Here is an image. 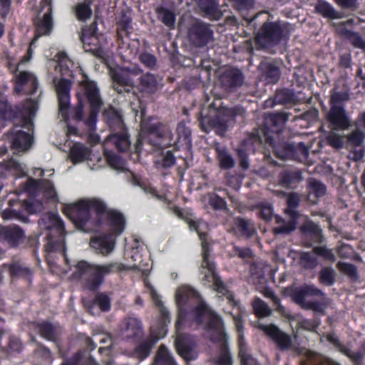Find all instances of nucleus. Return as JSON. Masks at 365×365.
<instances>
[{"mask_svg":"<svg viewBox=\"0 0 365 365\" xmlns=\"http://www.w3.org/2000/svg\"><path fill=\"white\" fill-rule=\"evenodd\" d=\"M63 212L75 227L84 232L99 229L105 221L110 232L119 237L125 230V218L118 210L108 209L106 204L98 198L80 200L64 206Z\"/></svg>","mask_w":365,"mask_h":365,"instance_id":"obj_1","label":"nucleus"},{"mask_svg":"<svg viewBox=\"0 0 365 365\" xmlns=\"http://www.w3.org/2000/svg\"><path fill=\"white\" fill-rule=\"evenodd\" d=\"M220 99L213 101L205 110L202 109L198 118L200 129L208 133L215 129L217 133H225L229 128L233 127L236 119L245 118L246 110L240 106L232 108L223 107Z\"/></svg>","mask_w":365,"mask_h":365,"instance_id":"obj_2","label":"nucleus"},{"mask_svg":"<svg viewBox=\"0 0 365 365\" xmlns=\"http://www.w3.org/2000/svg\"><path fill=\"white\" fill-rule=\"evenodd\" d=\"M73 278L77 280L83 279L84 289L97 291L103 283L104 277L112 274L120 273L125 269L121 262H110L104 264H91L85 260L79 261L75 266Z\"/></svg>","mask_w":365,"mask_h":365,"instance_id":"obj_3","label":"nucleus"},{"mask_svg":"<svg viewBox=\"0 0 365 365\" xmlns=\"http://www.w3.org/2000/svg\"><path fill=\"white\" fill-rule=\"evenodd\" d=\"M78 83V91L76 93L78 101H81L89 108L88 116L84 120V125L88 130L95 131L98 116L104 105L100 88L96 81L91 80L86 74Z\"/></svg>","mask_w":365,"mask_h":365,"instance_id":"obj_4","label":"nucleus"},{"mask_svg":"<svg viewBox=\"0 0 365 365\" xmlns=\"http://www.w3.org/2000/svg\"><path fill=\"white\" fill-rule=\"evenodd\" d=\"M287 120L288 116L284 113H274L265 115L262 127L251 133L243 140L242 145L249 150H255L256 147L262 145L263 138L266 144H272L273 138H279Z\"/></svg>","mask_w":365,"mask_h":365,"instance_id":"obj_5","label":"nucleus"},{"mask_svg":"<svg viewBox=\"0 0 365 365\" xmlns=\"http://www.w3.org/2000/svg\"><path fill=\"white\" fill-rule=\"evenodd\" d=\"M212 247H208L204 242L203 252H202V263L200 266L201 282L204 286L212 289L217 294L225 297L228 303L235 306L237 302L233 293L229 289L226 283L221 279L216 269V265L213 261L210 260Z\"/></svg>","mask_w":365,"mask_h":365,"instance_id":"obj_6","label":"nucleus"},{"mask_svg":"<svg viewBox=\"0 0 365 365\" xmlns=\"http://www.w3.org/2000/svg\"><path fill=\"white\" fill-rule=\"evenodd\" d=\"M103 117L112 132L107 137V141L113 144L120 153L128 151L131 142L120 111L110 106L103 111Z\"/></svg>","mask_w":365,"mask_h":365,"instance_id":"obj_7","label":"nucleus"},{"mask_svg":"<svg viewBox=\"0 0 365 365\" xmlns=\"http://www.w3.org/2000/svg\"><path fill=\"white\" fill-rule=\"evenodd\" d=\"M192 312L195 323L199 326L203 325L206 331L211 332L210 341L216 343L228 339L222 317L205 302H200Z\"/></svg>","mask_w":365,"mask_h":365,"instance_id":"obj_8","label":"nucleus"},{"mask_svg":"<svg viewBox=\"0 0 365 365\" xmlns=\"http://www.w3.org/2000/svg\"><path fill=\"white\" fill-rule=\"evenodd\" d=\"M143 130L147 134L143 139L138 138L135 143V151L140 154L143 141L155 148H166L172 145L173 133L170 129L158 119L150 118L143 124Z\"/></svg>","mask_w":365,"mask_h":365,"instance_id":"obj_9","label":"nucleus"},{"mask_svg":"<svg viewBox=\"0 0 365 365\" xmlns=\"http://www.w3.org/2000/svg\"><path fill=\"white\" fill-rule=\"evenodd\" d=\"M284 38H288L285 24L279 21H267L258 30L255 42L259 47L269 49L278 46Z\"/></svg>","mask_w":365,"mask_h":365,"instance_id":"obj_10","label":"nucleus"},{"mask_svg":"<svg viewBox=\"0 0 365 365\" xmlns=\"http://www.w3.org/2000/svg\"><path fill=\"white\" fill-rule=\"evenodd\" d=\"M9 207L1 213L4 220L16 219L23 223L29 221V216L40 210L41 204L29 200H21L18 197L9 201Z\"/></svg>","mask_w":365,"mask_h":365,"instance_id":"obj_11","label":"nucleus"},{"mask_svg":"<svg viewBox=\"0 0 365 365\" xmlns=\"http://www.w3.org/2000/svg\"><path fill=\"white\" fill-rule=\"evenodd\" d=\"M48 225L46 226L48 230H55L58 234L56 239H53L51 234L48 235V242L46 245V250L48 252H59L64 257L67 262L66 247L63 236L65 230L64 223L58 215L49 213L48 215Z\"/></svg>","mask_w":365,"mask_h":365,"instance_id":"obj_12","label":"nucleus"},{"mask_svg":"<svg viewBox=\"0 0 365 365\" xmlns=\"http://www.w3.org/2000/svg\"><path fill=\"white\" fill-rule=\"evenodd\" d=\"M187 38L192 46L202 48L213 41L214 31L210 24L196 20L188 28Z\"/></svg>","mask_w":365,"mask_h":365,"instance_id":"obj_13","label":"nucleus"},{"mask_svg":"<svg viewBox=\"0 0 365 365\" xmlns=\"http://www.w3.org/2000/svg\"><path fill=\"white\" fill-rule=\"evenodd\" d=\"M79 37L86 52L98 58L104 57L105 51L101 42L103 36L97 33L96 25L83 27Z\"/></svg>","mask_w":365,"mask_h":365,"instance_id":"obj_14","label":"nucleus"},{"mask_svg":"<svg viewBox=\"0 0 365 365\" xmlns=\"http://www.w3.org/2000/svg\"><path fill=\"white\" fill-rule=\"evenodd\" d=\"M199 297L200 294L197 291L189 286H182L178 289L175 294V300L178 310V318L175 324L178 332L182 329L187 317V312L185 306L190 300L197 299Z\"/></svg>","mask_w":365,"mask_h":365,"instance_id":"obj_15","label":"nucleus"},{"mask_svg":"<svg viewBox=\"0 0 365 365\" xmlns=\"http://www.w3.org/2000/svg\"><path fill=\"white\" fill-rule=\"evenodd\" d=\"M143 325L140 319L128 317L123 319L120 326V334L123 340L138 344L144 336Z\"/></svg>","mask_w":365,"mask_h":365,"instance_id":"obj_16","label":"nucleus"},{"mask_svg":"<svg viewBox=\"0 0 365 365\" xmlns=\"http://www.w3.org/2000/svg\"><path fill=\"white\" fill-rule=\"evenodd\" d=\"M284 294L291 297L297 304L304 307L307 301L306 297H324V293L314 284H304L300 287L289 286L284 289Z\"/></svg>","mask_w":365,"mask_h":365,"instance_id":"obj_17","label":"nucleus"},{"mask_svg":"<svg viewBox=\"0 0 365 365\" xmlns=\"http://www.w3.org/2000/svg\"><path fill=\"white\" fill-rule=\"evenodd\" d=\"M175 346L178 354L187 362L195 360L198 356L196 341L190 334H178Z\"/></svg>","mask_w":365,"mask_h":365,"instance_id":"obj_18","label":"nucleus"},{"mask_svg":"<svg viewBox=\"0 0 365 365\" xmlns=\"http://www.w3.org/2000/svg\"><path fill=\"white\" fill-rule=\"evenodd\" d=\"M53 0H42L41 6L42 9H46V13L40 18L37 17L34 24L36 26L35 35L37 37L49 35L53 28Z\"/></svg>","mask_w":365,"mask_h":365,"instance_id":"obj_19","label":"nucleus"},{"mask_svg":"<svg viewBox=\"0 0 365 365\" xmlns=\"http://www.w3.org/2000/svg\"><path fill=\"white\" fill-rule=\"evenodd\" d=\"M302 241L306 247L321 244L323 240V232L321 227L312 220L304 222L299 227Z\"/></svg>","mask_w":365,"mask_h":365,"instance_id":"obj_20","label":"nucleus"},{"mask_svg":"<svg viewBox=\"0 0 365 365\" xmlns=\"http://www.w3.org/2000/svg\"><path fill=\"white\" fill-rule=\"evenodd\" d=\"M177 140L174 142L173 145L176 150H182L185 152L183 158L192 159V138L191 130L185 125L184 123H180L176 128Z\"/></svg>","mask_w":365,"mask_h":365,"instance_id":"obj_21","label":"nucleus"},{"mask_svg":"<svg viewBox=\"0 0 365 365\" xmlns=\"http://www.w3.org/2000/svg\"><path fill=\"white\" fill-rule=\"evenodd\" d=\"M7 136L11 149L17 152L27 150L33 142L32 136L21 129L19 126H15L10 129L7 133Z\"/></svg>","mask_w":365,"mask_h":365,"instance_id":"obj_22","label":"nucleus"},{"mask_svg":"<svg viewBox=\"0 0 365 365\" xmlns=\"http://www.w3.org/2000/svg\"><path fill=\"white\" fill-rule=\"evenodd\" d=\"M0 240L11 248L19 247L24 244L26 234L19 225H7L0 228Z\"/></svg>","mask_w":365,"mask_h":365,"instance_id":"obj_23","label":"nucleus"},{"mask_svg":"<svg viewBox=\"0 0 365 365\" xmlns=\"http://www.w3.org/2000/svg\"><path fill=\"white\" fill-rule=\"evenodd\" d=\"M327 120L336 130L348 129L351 124L344 105H332L327 115Z\"/></svg>","mask_w":365,"mask_h":365,"instance_id":"obj_24","label":"nucleus"},{"mask_svg":"<svg viewBox=\"0 0 365 365\" xmlns=\"http://www.w3.org/2000/svg\"><path fill=\"white\" fill-rule=\"evenodd\" d=\"M302 180V171L295 168H284L278 175L279 185L285 189L294 190Z\"/></svg>","mask_w":365,"mask_h":365,"instance_id":"obj_25","label":"nucleus"},{"mask_svg":"<svg viewBox=\"0 0 365 365\" xmlns=\"http://www.w3.org/2000/svg\"><path fill=\"white\" fill-rule=\"evenodd\" d=\"M160 334L156 336L153 332L135 347L133 355L139 360H143L149 356L155 343L166 335V330L164 327L160 329Z\"/></svg>","mask_w":365,"mask_h":365,"instance_id":"obj_26","label":"nucleus"},{"mask_svg":"<svg viewBox=\"0 0 365 365\" xmlns=\"http://www.w3.org/2000/svg\"><path fill=\"white\" fill-rule=\"evenodd\" d=\"M245 76L238 68L226 70L220 76L222 87L227 91H235L244 83Z\"/></svg>","mask_w":365,"mask_h":365,"instance_id":"obj_27","label":"nucleus"},{"mask_svg":"<svg viewBox=\"0 0 365 365\" xmlns=\"http://www.w3.org/2000/svg\"><path fill=\"white\" fill-rule=\"evenodd\" d=\"M112 79L113 87L118 93H130L134 88V79L128 70L122 69L114 72Z\"/></svg>","mask_w":365,"mask_h":365,"instance_id":"obj_28","label":"nucleus"},{"mask_svg":"<svg viewBox=\"0 0 365 365\" xmlns=\"http://www.w3.org/2000/svg\"><path fill=\"white\" fill-rule=\"evenodd\" d=\"M263 330L277 344L280 350L284 351L291 348L292 344L291 336L280 330L276 325L265 326Z\"/></svg>","mask_w":365,"mask_h":365,"instance_id":"obj_29","label":"nucleus"},{"mask_svg":"<svg viewBox=\"0 0 365 365\" xmlns=\"http://www.w3.org/2000/svg\"><path fill=\"white\" fill-rule=\"evenodd\" d=\"M117 237L113 234L105 233L91 239V246L103 255L110 253L115 245Z\"/></svg>","mask_w":365,"mask_h":365,"instance_id":"obj_30","label":"nucleus"},{"mask_svg":"<svg viewBox=\"0 0 365 365\" xmlns=\"http://www.w3.org/2000/svg\"><path fill=\"white\" fill-rule=\"evenodd\" d=\"M258 68L261 73V79L267 84H274L280 78L281 71L273 62L262 61Z\"/></svg>","mask_w":365,"mask_h":365,"instance_id":"obj_31","label":"nucleus"},{"mask_svg":"<svg viewBox=\"0 0 365 365\" xmlns=\"http://www.w3.org/2000/svg\"><path fill=\"white\" fill-rule=\"evenodd\" d=\"M28 83H31L32 87L30 93L35 94L38 88V81L36 76L26 71L19 72L16 76L15 91L17 93H22Z\"/></svg>","mask_w":365,"mask_h":365,"instance_id":"obj_32","label":"nucleus"},{"mask_svg":"<svg viewBox=\"0 0 365 365\" xmlns=\"http://www.w3.org/2000/svg\"><path fill=\"white\" fill-rule=\"evenodd\" d=\"M267 145L272 148L274 155L278 158L294 160L296 153L294 151L295 145L293 143L279 141V138H273V143Z\"/></svg>","mask_w":365,"mask_h":365,"instance_id":"obj_33","label":"nucleus"},{"mask_svg":"<svg viewBox=\"0 0 365 365\" xmlns=\"http://www.w3.org/2000/svg\"><path fill=\"white\" fill-rule=\"evenodd\" d=\"M306 190L310 201L317 203V200L327 194V186L321 180L309 178L307 180Z\"/></svg>","mask_w":365,"mask_h":365,"instance_id":"obj_34","label":"nucleus"},{"mask_svg":"<svg viewBox=\"0 0 365 365\" xmlns=\"http://www.w3.org/2000/svg\"><path fill=\"white\" fill-rule=\"evenodd\" d=\"M197 4L203 16L211 20H219L222 17V13L215 0H197Z\"/></svg>","mask_w":365,"mask_h":365,"instance_id":"obj_35","label":"nucleus"},{"mask_svg":"<svg viewBox=\"0 0 365 365\" xmlns=\"http://www.w3.org/2000/svg\"><path fill=\"white\" fill-rule=\"evenodd\" d=\"M314 10L317 14L329 19H339L342 17L341 14L335 10L333 6L325 0H317Z\"/></svg>","mask_w":365,"mask_h":365,"instance_id":"obj_36","label":"nucleus"},{"mask_svg":"<svg viewBox=\"0 0 365 365\" xmlns=\"http://www.w3.org/2000/svg\"><path fill=\"white\" fill-rule=\"evenodd\" d=\"M158 88V81L155 75L149 72L139 78L138 90L141 93L152 94Z\"/></svg>","mask_w":365,"mask_h":365,"instance_id":"obj_37","label":"nucleus"},{"mask_svg":"<svg viewBox=\"0 0 365 365\" xmlns=\"http://www.w3.org/2000/svg\"><path fill=\"white\" fill-rule=\"evenodd\" d=\"M132 29V18L123 11L117 21L118 37L120 38H123V36L128 37Z\"/></svg>","mask_w":365,"mask_h":365,"instance_id":"obj_38","label":"nucleus"},{"mask_svg":"<svg viewBox=\"0 0 365 365\" xmlns=\"http://www.w3.org/2000/svg\"><path fill=\"white\" fill-rule=\"evenodd\" d=\"M234 225L241 236L246 238L252 237L255 232L254 225L250 220L237 217L234 220Z\"/></svg>","mask_w":365,"mask_h":365,"instance_id":"obj_39","label":"nucleus"},{"mask_svg":"<svg viewBox=\"0 0 365 365\" xmlns=\"http://www.w3.org/2000/svg\"><path fill=\"white\" fill-rule=\"evenodd\" d=\"M89 155V150L83 144L76 143L71 148L69 157L73 164L83 162Z\"/></svg>","mask_w":365,"mask_h":365,"instance_id":"obj_40","label":"nucleus"},{"mask_svg":"<svg viewBox=\"0 0 365 365\" xmlns=\"http://www.w3.org/2000/svg\"><path fill=\"white\" fill-rule=\"evenodd\" d=\"M158 19L168 28L173 29L175 24L176 16L170 9L159 6L155 9Z\"/></svg>","mask_w":365,"mask_h":365,"instance_id":"obj_41","label":"nucleus"},{"mask_svg":"<svg viewBox=\"0 0 365 365\" xmlns=\"http://www.w3.org/2000/svg\"><path fill=\"white\" fill-rule=\"evenodd\" d=\"M216 153L217 160L219 163V166L222 170H230L235 167V160L227 149L217 148Z\"/></svg>","mask_w":365,"mask_h":365,"instance_id":"obj_42","label":"nucleus"},{"mask_svg":"<svg viewBox=\"0 0 365 365\" xmlns=\"http://www.w3.org/2000/svg\"><path fill=\"white\" fill-rule=\"evenodd\" d=\"M299 218L289 217L288 221L282 218L277 220V222H282V224L273 228V233L275 235H289L297 228Z\"/></svg>","mask_w":365,"mask_h":365,"instance_id":"obj_43","label":"nucleus"},{"mask_svg":"<svg viewBox=\"0 0 365 365\" xmlns=\"http://www.w3.org/2000/svg\"><path fill=\"white\" fill-rule=\"evenodd\" d=\"M36 328L40 334V335L48 340L54 341L57 339V331L56 327L49 322H42L38 323L36 325Z\"/></svg>","mask_w":365,"mask_h":365,"instance_id":"obj_44","label":"nucleus"},{"mask_svg":"<svg viewBox=\"0 0 365 365\" xmlns=\"http://www.w3.org/2000/svg\"><path fill=\"white\" fill-rule=\"evenodd\" d=\"M92 0H84L82 3H78L75 8V14L77 19L85 22L89 19L93 14L91 5Z\"/></svg>","mask_w":365,"mask_h":365,"instance_id":"obj_45","label":"nucleus"},{"mask_svg":"<svg viewBox=\"0 0 365 365\" xmlns=\"http://www.w3.org/2000/svg\"><path fill=\"white\" fill-rule=\"evenodd\" d=\"M155 365H177L174 358L163 344L160 345L155 359Z\"/></svg>","mask_w":365,"mask_h":365,"instance_id":"obj_46","label":"nucleus"},{"mask_svg":"<svg viewBox=\"0 0 365 365\" xmlns=\"http://www.w3.org/2000/svg\"><path fill=\"white\" fill-rule=\"evenodd\" d=\"M299 197L297 193H291L287 200V208L284 210V213L289 216V217L299 218V213L297 210L299 205Z\"/></svg>","mask_w":365,"mask_h":365,"instance_id":"obj_47","label":"nucleus"},{"mask_svg":"<svg viewBox=\"0 0 365 365\" xmlns=\"http://www.w3.org/2000/svg\"><path fill=\"white\" fill-rule=\"evenodd\" d=\"M215 344L219 345L220 349L221 351V354L217 358L216 363L218 365H232V359L229 351L227 339L220 342H216Z\"/></svg>","mask_w":365,"mask_h":365,"instance_id":"obj_48","label":"nucleus"},{"mask_svg":"<svg viewBox=\"0 0 365 365\" xmlns=\"http://www.w3.org/2000/svg\"><path fill=\"white\" fill-rule=\"evenodd\" d=\"M235 324L237 331L238 351L250 349L244 336L243 321L240 316L234 317Z\"/></svg>","mask_w":365,"mask_h":365,"instance_id":"obj_49","label":"nucleus"},{"mask_svg":"<svg viewBox=\"0 0 365 365\" xmlns=\"http://www.w3.org/2000/svg\"><path fill=\"white\" fill-rule=\"evenodd\" d=\"M176 163V157L172 150L162 152L161 159L156 160L155 164L158 168L168 169L175 165Z\"/></svg>","mask_w":365,"mask_h":365,"instance_id":"obj_50","label":"nucleus"},{"mask_svg":"<svg viewBox=\"0 0 365 365\" xmlns=\"http://www.w3.org/2000/svg\"><path fill=\"white\" fill-rule=\"evenodd\" d=\"M296 96L293 90L289 88H283L279 90L275 94V101L281 105L294 103Z\"/></svg>","mask_w":365,"mask_h":365,"instance_id":"obj_51","label":"nucleus"},{"mask_svg":"<svg viewBox=\"0 0 365 365\" xmlns=\"http://www.w3.org/2000/svg\"><path fill=\"white\" fill-rule=\"evenodd\" d=\"M252 307L255 315L259 318L269 317L272 314V310L268 304L259 297L255 298Z\"/></svg>","mask_w":365,"mask_h":365,"instance_id":"obj_52","label":"nucleus"},{"mask_svg":"<svg viewBox=\"0 0 365 365\" xmlns=\"http://www.w3.org/2000/svg\"><path fill=\"white\" fill-rule=\"evenodd\" d=\"M319 282L330 287L335 282V272L331 267H324L319 272Z\"/></svg>","mask_w":365,"mask_h":365,"instance_id":"obj_53","label":"nucleus"},{"mask_svg":"<svg viewBox=\"0 0 365 365\" xmlns=\"http://www.w3.org/2000/svg\"><path fill=\"white\" fill-rule=\"evenodd\" d=\"M58 101L59 113L65 121L69 119V108L71 106V96L70 94L57 95Z\"/></svg>","mask_w":365,"mask_h":365,"instance_id":"obj_54","label":"nucleus"},{"mask_svg":"<svg viewBox=\"0 0 365 365\" xmlns=\"http://www.w3.org/2000/svg\"><path fill=\"white\" fill-rule=\"evenodd\" d=\"M336 267L341 272L347 275L351 281L356 282L359 279L357 267L354 264L339 262Z\"/></svg>","mask_w":365,"mask_h":365,"instance_id":"obj_55","label":"nucleus"},{"mask_svg":"<svg viewBox=\"0 0 365 365\" xmlns=\"http://www.w3.org/2000/svg\"><path fill=\"white\" fill-rule=\"evenodd\" d=\"M256 208L259 210L257 215L260 219L266 222L272 220L274 210L270 203L261 202L256 205Z\"/></svg>","mask_w":365,"mask_h":365,"instance_id":"obj_56","label":"nucleus"},{"mask_svg":"<svg viewBox=\"0 0 365 365\" xmlns=\"http://www.w3.org/2000/svg\"><path fill=\"white\" fill-rule=\"evenodd\" d=\"M347 143L354 148L361 147L365 140V133L356 128L346 137Z\"/></svg>","mask_w":365,"mask_h":365,"instance_id":"obj_57","label":"nucleus"},{"mask_svg":"<svg viewBox=\"0 0 365 365\" xmlns=\"http://www.w3.org/2000/svg\"><path fill=\"white\" fill-rule=\"evenodd\" d=\"M93 303L97 305L102 312H108L110 309V299L104 292L98 293L95 296Z\"/></svg>","mask_w":365,"mask_h":365,"instance_id":"obj_58","label":"nucleus"},{"mask_svg":"<svg viewBox=\"0 0 365 365\" xmlns=\"http://www.w3.org/2000/svg\"><path fill=\"white\" fill-rule=\"evenodd\" d=\"M208 204L214 210H222L227 207L225 200L215 193L208 194Z\"/></svg>","mask_w":365,"mask_h":365,"instance_id":"obj_59","label":"nucleus"},{"mask_svg":"<svg viewBox=\"0 0 365 365\" xmlns=\"http://www.w3.org/2000/svg\"><path fill=\"white\" fill-rule=\"evenodd\" d=\"M300 263L304 269H313L317 266L318 261L310 252H306L301 255Z\"/></svg>","mask_w":365,"mask_h":365,"instance_id":"obj_60","label":"nucleus"},{"mask_svg":"<svg viewBox=\"0 0 365 365\" xmlns=\"http://www.w3.org/2000/svg\"><path fill=\"white\" fill-rule=\"evenodd\" d=\"M9 273L12 277H29L31 275V270L28 267H23L19 263L10 264L9 268Z\"/></svg>","mask_w":365,"mask_h":365,"instance_id":"obj_61","label":"nucleus"},{"mask_svg":"<svg viewBox=\"0 0 365 365\" xmlns=\"http://www.w3.org/2000/svg\"><path fill=\"white\" fill-rule=\"evenodd\" d=\"M312 252L317 255L322 257L324 260L334 262L336 257L332 250L325 246H317L313 247Z\"/></svg>","mask_w":365,"mask_h":365,"instance_id":"obj_62","label":"nucleus"},{"mask_svg":"<svg viewBox=\"0 0 365 365\" xmlns=\"http://www.w3.org/2000/svg\"><path fill=\"white\" fill-rule=\"evenodd\" d=\"M238 358L240 360V365H261L250 353V349L238 351Z\"/></svg>","mask_w":365,"mask_h":365,"instance_id":"obj_63","label":"nucleus"},{"mask_svg":"<svg viewBox=\"0 0 365 365\" xmlns=\"http://www.w3.org/2000/svg\"><path fill=\"white\" fill-rule=\"evenodd\" d=\"M140 61L148 68L155 69L157 65L156 57L148 52H143L139 56Z\"/></svg>","mask_w":365,"mask_h":365,"instance_id":"obj_64","label":"nucleus"}]
</instances>
